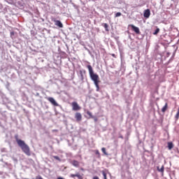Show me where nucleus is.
I'll use <instances>...</instances> for the list:
<instances>
[{
	"instance_id": "f257e3e1",
	"label": "nucleus",
	"mask_w": 179,
	"mask_h": 179,
	"mask_svg": "<svg viewBox=\"0 0 179 179\" xmlns=\"http://www.w3.org/2000/svg\"><path fill=\"white\" fill-rule=\"evenodd\" d=\"M17 145L20 147L21 150L27 156H31V152H30V147L23 140L19 139V135L15 134L14 136Z\"/></svg>"
},
{
	"instance_id": "f03ea898",
	"label": "nucleus",
	"mask_w": 179,
	"mask_h": 179,
	"mask_svg": "<svg viewBox=\"0 0 179 179\" xmlns=\"http://www.w3.org/2000/svg\"><path fill=\"white\" fill-rule=\"evenodd\" d=\"M87 68L89 71L90 76L96 87V92H99L100 86L99 85V83H100V77H99V75L94 73L93 67H92L91 65H87Z\"/></svg>"
},
{
	"instance_id": "7ed1b4c3",
	"label": "nucleus",
	"mask_w": 179,
	"mask_h": 179,
	"mask_svg": "<svg viewBox=\"0 0 179 179\" xmlns=\"http://www.w3.org/2000/svg\"><path fill=\"white\" fill-rule=\"evenodd\" d=\"M71 106L73 111H79V110H80V106L76 101L72 102Z\"/></svg>"
},
{
	"instance_id": "20e7f679",
	"label": "nucleus",
	"mask_w": 179,
	"mask_h": 179,
	"mask_svg": "<svg viewBox=\"0 0 179 179\" xmlns=\"http://www.w3.org/2000/svg\"><path fill=\"white\" fill-rule=\"evenodd\" d=\"M129 27H131V30L134 31L136 34H141V31L139 30V28L136 27L134 24H129Z\"/></svg>"
},
{
	"instance_id": "39448f33",
	"label": "nucleus",
	"mask_w": 179,
	"mask_h": 179,
	"mask_svg": "<svg viewBox=\"0 0 179 179\" xmlns=\"http://www.w3.org/2000/svg\"><path fill=\"white\" fill-rule=\"evenodd\" d=\"M46 100H48V101H50V103H51L52 106H55V107H58V103H57V101H55V99H54V98L46 97Z\"/></svg>"
},
{
	"instance_id": "423d86ee",
	"label": "nucleus",
	"mask_w": 179,
	"mask_h": 179,
	"mask_svg": "<svg viewBox=\"0 0 179 179\" xmlns=\"http://www.w3.org/2000/svg\"><path fill=\"white\" fill-rule=\"evenodd\" d=\"M52 21L54 22L55 26H57L58 27H60V28L64 27V24H62V22H61V21L57 20H55V18H53Z\"/></svg>"
},
{
	"instance_id": "0eeeda50",
	"label": "nucleus",
	"mask_w": 179,
	"mask_h": 179,
	"mask_svg": "<svg viewBox=\"0 0 179 179\" xmlns=\"http://www.w3.org/2000/svg\"><path fill=\"white\" fill-rule=\"evenodd\" d=\"M70 177L71 178H75V177H77L78 179H83V174H80L79 173H77L76 174L72 173L70 175Z\"/></svg>"
},
{
	"instance_id": "6e6552de",
	"label": "nucleus",
	"mask_w": 179,
	"mask_h": 179,
	"mask_svg": "<svg viewBox=\"0 0 179 179\" xmlns=\"http://www.w3.org/2000/svg\"><path fill=\"white\" fill-rule=\"evenodd\" d=\"M75 118L78 122L82 121V114H80V113H76L75 114Z\"/></svg>"
},
{
	"instance_id": "1a4fd4ad",
	"label": "nucleus",
	"mask_w": 179,
	"mask_h": 179,
	"mask_svg": "<svg viewBox=\"0 0 179 179\" xmlns=\"http://www.w3.org/2000/svg\"><path fill=\"white\" fill-rule=\"evenodd\" d=\"M87 115H89L90 118L94 119V122H97V121H99V119H97V117H94V115L92 114V112L87 110Z\"/></svg>"
},
{
	"instance_id": "9d476101",
	"label": "nucleus",
	"mask_w": 179,
	"mask_h": 179,
	"mask_svg": "<svg viewBox=\"0 0 179 179\" xmlns=\"http://www.w3.org/2000/svg\"><path fill=\"white\" fill-rule=\"evenodd\" d=\"M144 17H146V19L149 18L150 16V10L147 9L144 11L143 14Z\"/></svg>"
},
{
	"instance_id": "9b49d317",
	"label": "nucleus",
	"mask_w": 179,
	"mask_h": 179,
	"mask_svg": "<svg viewBox=\"0 0 179 179\" xmlns=\"http://www.w3.org/2000/svg\"><path fill=\"white\" fill-rule=\"evenodd\" d=\"M169 108V103H166L165 105L163 106V108H162V113H163L164 114V113H166V111H167Z\"/></svg>"
},
{
	"instance_id": "f8f14e48",
	"label": "nucleus",
	"mask_w": 179,
	"mask_h": 179,
	"mask_svg": "<svg viewBox=\"0 0 179 179\" xmlns=\"http://www.w3.org/2000/svg\"><path fill=\"white\" fill-rule=\"evenodd\" d=\"M71 163L74 167H79L80 166L79 162L76 160H73Z\"/></svg>"
},
{
	"instance_id": "ddd939ff",
	"label": "nucleus",
	"mask_w": 179,
	"mask_h": 179,
	"mask_svg": "<svg viewBox=\"0 0 179 179\" xmlns=\"http://www.w3.org/2000/svg\"><path fill=\"white\" fill-rule=\"evenodd\" d=\"M83 73H86V71L80 70V78H81V80H83V79H85V76H83Z\"/></svg>"
},
{
	"instance_id": "4468645a",
	"label": "nucleus",
	"mask_w": 179,
	"mask_h": 179,
	"mask_svg": "<svg viewBox=\"0 0 179 179\" xmlns=\"http://www.w3.org/2000/svg\"><path fill=\"white\" fill-rule=\"evenodd\" d=\"M173 148H174V144H173V143H171V142H169L168 143V149L169 150H171V149H173Z\"/></svg>"
},
{
	"instance_id": "2eb2a0df",
	"label": "nucleus",
	"mask_w": 179,
	"mask_h": 179,
	"mask_svg": "<svg viewBox=\"0 0 179 179\" xmlns=\"http://www.w3.org/2000/svg\"><path fill=\"white\" fill-rule=\"evenodd\" d=\"M102 26H103V27H104L106 31H109L108 24H107V23H102Z\"/></svg>"
},
{
	"instance_id": "dca6fc26",
	"label": "nucleus",
	"mask_w": 179,
	"mask_h": 179,
	"mask_svg": "<svg viewBox=\"0 0 179 179\" xmlns=\"http://www.w3.org/2000/svg\"><path fill=\"white\" fill-rule=\"evenodd\" d=\"M157 170L159 171V173H162L163 174V173H164V165H162L161 169L157 166Z\"/></svg>"
},
{
	"instance_id": "f3484780",
	"label": "nucleus",
	"mask_w": 179,
	"mask_h": 179,
	"mask_svg": "<svg viewBox=\"0 0 179 179\" xmlns=\"http://www.w3.org/2000/svg\"><path fill=\"white\" fill-rule=\"evenodd\" d=\"M101 152L105 155V156H108V154L107 153V151L106 150V148H101Z\"/></svg>"
},
{
	"instance_id": "a211bd4d",
	"label": "nucleus",
	"mask_w": 179,
	"mask_h": 179,
	"mask_svg": "<svg viewBox=\"0 0 179 179\" xmlns=\"http://www.w3.org/2000/svg\"><path fill=\"white\" fill-rule=\"evenodd\" d=\"M95 155H96L98 156V159H100V157H101V156L100 155V152L99 151V150H95Z\"/></svg>"
},
{
	"instance_id": "6ab92c4d",
	"label": "nucleus",
	"mask_w": 179,
	"mask_h": 179,
	"mask_svg": "<svg viewBox=\"0 0 179 179\" xmlns=\"http://www.w3.org/2000/svg\"><path fill=\"white\" fill-rule=\"evenodd\" d=\"M159 31H160V29L157 28L156 30L155 31V32L153 33V34H154L155 36H156V35L159 34Z\"/></svg>"
},
{
	"instance_id": "aec40b11",
	"label": "nucleus",
	"mask_w": 179,
	"mask_h": 179,
	"mask_svg": "<svg viewBox=\"0 0 179 179\" xmlns=\"http://www.w3.org/2000/svg\"><path fill=\"white\" fill-rule=\"evenodd\" d=\"M53 159H55V160H58V162H61V158L58 156H53Z\"/></svg>"
},
{
	"instance_id": "412c9836",
	"label": "nucleus",
	"mask_w": 179,
	"mask_h": 179,
	"mask_svg": "<svg viewBox=\"0 0 179 179\" xmlns=\"http://www.w3.org/2000/svg\"><path fill=\"white\" fill-rule=\"evenodd\" d=\"M122 13H117L115 15V17H120V16H122Z\"/></svg>"
},
{
	"instance_id": "4be33fe9",
	"label": "nucleus",
	"mask_w": 179,
	"mask_h": 179,
	"mask_svg": "<svg viewBox=\"0 0 179 179\" xmlns=\"http://www.w3.org/2000/svg\"><path fill=\"white\" fill-rule=\"evenodd\" d=\"M92 179H100V178H99V176H94Z\"/></svg>"
},
{
	"instance_id": "5701e85b",
	"label": "nucleus",
	"mask_w": 179,
	"mask_h": 179,
	"mask_svg": "<svg viewBox=\"0 0 179 179\" xmlns=\"http://www.w3.org/2000/svg\"><path fill=\"white\" fill-rule=\"evenodd\" d=\"M111 55L113 57V58H117V57L115 56V54H111Z\"/></svg>"
},
{
	"instance_id": "b1692460",
	"label": "nucleus",
	"mask_w": 179,
	"mask_h": 179,
	"mask_svg": "<svg viewBox=\"0 0 179 179\" xmlns=\"http://www.w3.org/2000/svg\"><path fill=\"white\" fill-rule=\"evenodd\" d=\"M58 131V130H57V129H53L52 130V132H57Z\"/></svg>"
},
{
	"instance_id": "393cba45",
	"label": "nucleus",
	"mask_w": 179,
	"mask_h": 179,
	"mask_svg": "<svg viewBox=\"0 0 179 179\" xmlns=\"http://www.w3.org/2000/svg\"><path fill=\"white\" fill-rule=\"evenodd\" d=\"M81 170L83 171V168H82Z\"/></svg>"
}]
</instances>
